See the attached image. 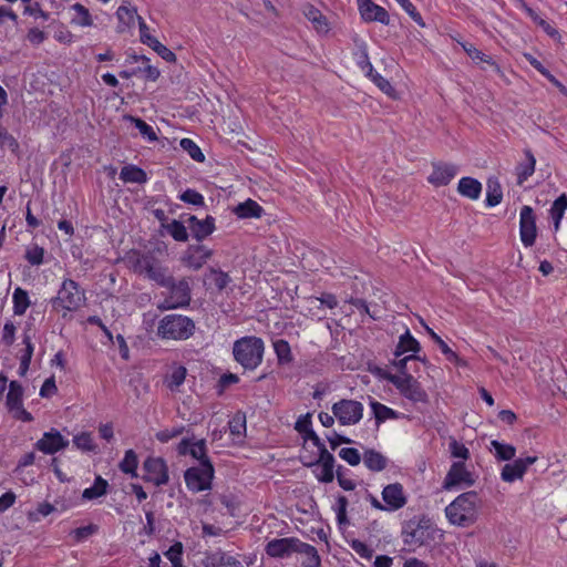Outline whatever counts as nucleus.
Listing matches in <instances>:
<instances>
[{
    "label": "nucleus",
    "mask_w": 567,
    "mask_h": 567,
    "mask_svg": "<svg viewBox=\"0 0 567 567\" xmlns=\"http://www.w3.org/2000/svg\"><path fill=\"white\" fill-rule=\"evenodd\" d=\"M477 501L478 495L474 491L458 495L445 508V514L450 523L461 527H467L474 524L477 518Z\"/></svg>",
    "instance_id": "obj_1"
},
{
    "label": "nucleus",
    "mask_w": 567,
    "mask_h": 567,
    "mask_svg": "<svg viewBox=\"0 0 567 567\" xmlns=\"http://www.w3.org/2000/svg\"><path fill=\"white\" fill-rule=\"evenodd\" d=\"M264 352L265 343L261 338L243 337L234 342V358L245 370H255L262 362Z\"/></svg>",
    "instance_id": "obj_2"
},
{
    "label": "nucleus",
    "mask_w": 567,
    "mask_h": 567,
    "mask_svg": "<svg viewBox=\"0 0 567 567\" xmlns=\"http://www.w3.org/2000/svg\"><path fill=\"white\" fill-rule=\"evenodd\" d=\"M195 322L183 315H167L157 326V336L165 340H187L195 332Z\"/></svg>",
    "instance_id": "obj_3"
},
{
    "label": "nucleus",
    "mask_w": 567,
    "mask_h": 567,
    "mask_svg": "<svg viewBox=\"0 0 567 567\" xmlns=\"http://www.w3.org/2000/svg\"><path fill=\"white\" fill-rule=\"evenodd\" d=\"M432 523L425 516L413 517L402 527L403 543L408 546H422L434 538Z\"/></svg>",
    "instance_id": "obj_4"
},
{
    "label": "nucleus",
    "mask_w": 567,
    "mask_h": 567,
    "mask_svg": "<svg viewBox=\"0 0 567 567\" xmlns=\"http://www.w3.org/2000/svg\"><path fill=\"white\" fill-rule=\"evenodd\" d=\"M86 301L85 291L72 279H64L56 297L51 299L53 308L76 311Z\"/></svg>",
    "instance_id": "obj_5"
},
{
    "label": "nucleus",
    "mask_w": 567,
    "mask_h": 567,
    "mask_svg": "<svg viewBox=\"0 0 567 567\" xmlns=\"http://www.w3.org/2000/svg\"><path fill=\"white\" fill-rule=\"evenodd\" d=\"M215 477V468L212 461L203 465L192 466L184 472V480L187 488L193 493L208 491Z\"/></svg>",
    "instance_id": "obj_6"
},
{
    "label": "nucleus",
    "mask_w": 567,
    "mask_h": 567,
    "mask_svg": "<svg viewBox=\"0 0 567 567\" xmlns=\"http://www.w3.org/2000/svg\"><path fill=\"white\" fill-rule=\"evenodd\" d=\"M169 290L168 296L157 305V309L161 311L186 308L189 306L192 300V292L188 281L184 278L176 281L172 279V285L166 286Z\"/></svg>",
    "instance_id": "obj_7"
},
{
    "label": "nucleus",
    "mask_w": 567,
    "mask_h": 567,
    "mask_svg": "<svg viewBox=\"0 0 567 567\" xmlns=\"http://www.w3.org/2000/svg\"><path fill=\"white\" fill-rule=\"evenodd\" d=\"M382 377L393 384L400 393L410 401L415 403L427 401L426 392L413 375L399 377L392 373H384Z\"/></svg>",
    "instance_id": "obj_8"
},
{
    "label": "nucleus",
    "mask_w": 567,
    "mask_h": 567,
    "mask_svg": "<svg viewBox=\"0 0 567 567\" xmlns=\"http://www.w3.org/2000/svg\"><path fill=\"white\" fill-rule=\"evenodd\" d=\"M9 391L6 398V406L12 417L22 422H32L33 416L23 408V388L18 381L9 383Z\"/></svg>",
    "instance_id": "obj_9"
},
{
    "label": "nucleus",
    "mask_w": 567,
    "mask_h": 567,
    "mask_svg": "<svg viewBox=\"0 0 567 567\" xmlns=\"http://www.w3.org/2000/svg\"><path fill=\"white\" fill-rule=\"evenodd\" d=\"M331 410L341 425H354L363 416V405L355 400L342 399L333 403Z\"/></svg>",
    "instance_id": "obj_10"
},
{
    "label": "nucleus",
    "mask_w": 567,
    "mask_h": 567,
    "mask_svg": "<svg viewBox=\"0 0 567 567\" xmlns=\"http://www.w3.org/2000/svg\"><path fill=\"white\" fill-rule=\"evenodd\" d=\"M143 470L145 472V475H143L145 482H151L156 486L168 483V468L163 458L148 456L143 463Z\"/></svg>",
    "instance_id": "obj_11"
},
{
    "label": "nucleus",
    "mask_w": 567,
    "mask_h": 567,
    "mask_svg": "<svg viewBox=\"0 0 567 567\" xmlns=\"http://www.w3.org/2000/svg\"><path fill=\"white\" fill-rule=\"evenodd\" d=\"M520 240L525 247L535 244L537 237L536 217L530 206H523L519 215Z\"/></svg>",
    "instance_id": "obj_12"
},
{
    "label": "nucleus",
    "mask_w": 567,
    "mask_h": 567,
    "mask_svg": "<svg viewBox=\"0 0 567 567\" xmlns=\"http://www.w3.org/2000/svg\"><path fill=\"white\" fill-rule=\"evenodd\" d=\"M475 480L470 471L466 470L464 462H454L450 471L447 472L443 487L445 489H451L457 485L472 486L474 485Z\"/></svg>",
    "instance_id": "obj_13"
},
{
    "label": "nucleus",
    "mask_w": 567,
    "mask_h": 567,
    "mask_svg": "<svg viewBox=\"0 0 567 567\" xmlns=\"http://www.w3.org/2000/svg\"><path fill=\"white\" fill-rule=\"evenodd\" d=\"M177 452L179 455H190L194 460L199 462V465H203L206 461H210L204 439L195 441L194 439L184 437L177 445Z\"/></svg>",
    "instance_id": "obj_14"
},
{
    "label": "nucleus",
    "mask_w": 567,
    "mask_h": 567,
    "mask_svg": "<svg viewBox=\"0 0 567 567\" xmlns=\"http://www.w3.org/2000/svg\"><path fill=\"white\" fill-rule=\"evenodd\" d=\"M188 225V229L193 238H195L198 243L206 239L210 236L215 229V218L210 215H207L204 219H199L195 215H189L186 219Z\"/></svg>",
    "instance_id": "obj_15"
},
{
    "label": "nucleus",
    "mask_w": 567,
    "mask_h": 567,
    "mask_svg": "<svg viewBox=\"0 0 567 567\" xmlns=\"http://www.w3.org/2000/svg\"><path fill=\"white\" fill-rule=\"evenodd\" d=\"M213 256V250L202 244L189 245L182 258L183 262L194 269H200Z\"/></svg>",
    "instance_id": "obj_16"
},
{
    "label": "nucleus",
    "mask_w": 567,
    "mask_h": 567,
    "mask_svg": "<svg viewBox=\"0 0 567 567\" xmlns=\"http://www.w3.org/2000/svg\"><path fill=\"white\" fill-rule=\"evenodd\" d=\"M68 445L69 440L64 439L58 430L51 429L37 441L35 449L44 454H54Z\"/></svg>",
    "instance_id": "obj_17"
},
{
    "label": "nucleus",
    "mask_w": 567,
    "mask_h": 567,
    "mask_svg": "<svg viewBox=\"0 0 567 567\" xmlns=\"http://www.w3.org/2000/svg\"><path fill=\"white\" fill-rule=\"evenodd\" d=\"M138 27H140V35L141 42L143 44L152 48L162 59L167 62H174L176 60V55L168 48L162 44L156 38L150 34V29L142 17H138Z\"/></svg>",
    "instance_id": "obj_18"
},
{
    "label": "nucleus",
    "mask_w": 567,
    "mask_h": 567,
    "mask_svg": "<svg viewBox=\"0 0 567 567\" xmlns=\"http://www.w3.org/2000/svg\"><path fill=\"white\" fill-rule=\"evenodd\" d=\"M432 166L433 171L427 181L436 187L450 184L458 172V166L452 163L437 162L433 163Z\"/></svg>",
    "instance_id": "obj_19"
},
{
    "label": "nucleus",
    "mask_w": 567,
    "mask_h": 567,
    "mask_svg": "<svg viewBox=\"0 0 567 567\" xmlns=\"http://www.w3.org/2000/svg\"><path fill=\"white\" fill-rule=\"evenodd\" d=\"M536 461V456H527L524 458H516L513 463L505 464L501 472L502 480L507 483L520 480L526 473L528 466L534 464Z\"/></svg>",
    "instance_id": "obj_20"
},
{
    "label": "nucleus",
    "mask_w": 567,
    "mask_h": 567,
    "mask_svg": "<svg viewBox=\"0 0 567 567\" xmlns=\"http://www.w3.org/2000/svg\"><path fill=\"white\" fill-rule=\"evenodd\" d=\"M334 456L327 449H321V452H319V458L316 462L306 465L317 466L320 468V472L316 473V477L319 482L331 483L334 478Z\"/></svg>",
    "instance_id": "obj_21"
},
{
    "label": "nucleus",
    "mask_w": 567,
    "mask_h": 567,
    "mask_svg": "<svg viewBox=\"0 0 567 567\" xmlns=\"http://www.w3.org/2000/svg\"><path fill=\"white\" fill-rule=\"evenodd\" d=\"M296 537L275 538L267 543L265 551L274 558H287L295 553Z\"/></svg>",
    "instance_id": "obj_22"
},
{
    "label": "nucleus",
    "mask_w": 567,
    "mask_h": 567,
    "mask_svg": "<svg viewBox=\"0 0 567 567\" xmlns=\"http://www.w3.org/2000/svg\"><path fill=\"white\" fill-rule=\"evenodd\" d=\"M382 499L388 511H398L406 504V497L400 483L386 485L382 491Z\"/></svg>",
    "instance_id": "obj_23"
},
{
    "label": "nucleus",
    "mask_w": 567,
    "mask_h": 567,
    "mask_svg": "<svg viewBox=\"0 0 567 567\" xmlns=\"http://www.w3.org/2000/svg\"><path fill=\"white\" fill-rule=\"evenodd\" d=\"M359 11L364 21H377L385 25L390 23V17L388 11L381 6L374 3L372 0H370L364 6H361Z\"/></svg>",
    "instance_id": "obj_24"
},
{
    "label": "nucleus",
    "mask_w": 567,
    "mask_h": 567,
    "mask_svg": "<svg viewBox=\"0 0 567 567\" xmlns=\"http://www.w3.org/2000/svg\"><path fill=\"white\" fill-rule=\"evenodd\" d=\"M131 260L134 271L140 275H146L158 261L152 252L137 251L133 252Z\"/></svg>",
    "instance_id": "obj_25"
},
{
    "label": "nucleus",
    "mask_w": 567,
    "mask_h": 567,
    "mask_svg": "<svg viewBox=\"0 0 567 567\" xmlns=\"http://www.w3.org/2000/svg\"><path fill=\"white\" fill-rule=\"evenodd\" d=\"M457 192L472 200L480 198L482 193V184L480 181L473 177H462L458 181Z\"/></svg>",
    "instance_id": "obj_26"
},
{
    "label": "nucleus",
    "mask_w": 567,
    "mask_h": 567,
    "mask_svg": "<svg viewBox=\"0 0 567 567\" xmlns=\"http://www.w3.org/2000/svg\"><path fill=\"white\" fill-rule=\"evenodd\" d=\"M420 350H421L420 342L411 334V332L409 330H406L399 338V342L394 350V355L396 358H399L406 352H412V354H417Z\"/></svg>",
    "instance_id": "obj_27"
},
{
    "label": "nucleus",
    "mask_w": 567,
    "mask_h": 567,
    "mask_svg": "<svg viewBox=\"0 0 567 567\" xmlns=\"http://www.w3.org/2000/svg\"><path fill=\"white\" fill-rule=\"evenodd\" d=\"M362 58L363 60L360 63L361 68L362 69H365L368 68L369 69V72H368V75L371 78V80L373 81V83L382 91L384 92L385 94L388 95H391L392 92H394V89L393 86L390 84V82L384 79L382 75H380L379 73H374L373 72V66L372 64L370 63L369 61V56H368V53L364 51L362 53Z\"/></svg>",
    "instance_id": "obj_28"
},
{
    "label": "nucleus",
    "mask_w": 567,
    "mask_h": 567,
    "mask_svg": "<svg viewBox=\"0 0 567 567\" xmlns=\"http://www.w3.org/2000/svg\"><path fill=\"white\" fill-rule=\"evenodd\" d=\"M364 465L372 472H381L386 468L389 460L379 451L369 449L363 454Z\"/></svg>",
    "instance_id": "obj_29"
},
{
    "label": "nucleus",
    "mask_w": 567,
    "mask_h": 567,
    "mask_svg": "<svg viewBox=\"0 0 567 567\" xmlns=\"http://www.w3.org/2000/svg\"><path fill=\"white\" fill-rule=\"evenodd\" d=\"M206 567H244V565L236 557L224 551H217L207 557Z\"/></svg>",
    "instance_id": "obj_30"
},
{
    "label": "nucleus",
    "mask_w": 567,
    "mask_h": 567,
    "mask_svg": "<svg viewBox=\"0 0 567 567\" xmlns=\"http://www.w3.org/2000/svg\"><path fill=\"white\" fill-rule=\"evenodd\" d=\"M234 213L239 218H259L264 214V208L255 200L247 199L244 203L238 204Z\"/></svg>",
    "instance_id": "obj_31"
},
{
    "label": "nucleus",
    "mask_w": 567,
    "mask_h": 567,
    "mask_svg": "<svg viewBox=\"0 0 567 567\" xmlns=\"http://www.w3.org/2000/svg\"><path fill=\"white\" fill-rule=\"evenodd\" d=\"M370 406L373 412L377 425L385 422L386 420L399 419V413L393 409L370 398Z\"/></svg>",
    "instance_id": "obj_32"
},
{
    "label": "nucleus",
    "mask_w": 567,
    "mask_h": 567,
    "mask_svg": "<svg viewBox=\"0 0 567 567\" xmlns=\"http://www.w3.org/2000/svg\"><path fill=\"white\" fill-rule=\"evenodd\" d=\"M120 178L124 183L144 184L147 182V174L136 165H125L122 167Z\"/></svg>",
    "instance_id": "obj_33"
},
{
    "label": "nucleus",
    "mask_w": 567,
    "mask_h": 567,
    "mask_svg": "<svg viewBox=\"0 0 567 567\" xmlns=\"http://www.w3.org/2000/svg\"><path fill=\"white\" fill-rule=\"evenodd\" d=\"M305 17L312 22L313 28L321 33L329 31L327 18L313 6L307 4L303 9Z\"/></svg>",
    "instance_id": "obj_34"
},
{
    "label": "nucleus",
    "mask_w": 567,
    "mask_h": 567,
    "mask_svg": "<svg viewBox=\"0 0 567 567\" xmlns=\"http://www.w3.org/2000/svg\"><path fill=\"white\" fill-rule=\"evenodd\" d=\"M116 16L118 19V25H117L118 33H123L126 30V28L132 27L135 22V19L138 20V17H140V16H137L135 8H131V7H126V6H120L116 11Z\"/></svg>",
    "instance_id": "obj_35"
},
{
    "label": "nucleus",
    "mask_w": 567,
    "mask_h": 567,
    "mask_svg": "<svg viewBox=\"0 0 567 567\" xmlns=\"http://www.w3.org/2000/svg\"><path fill=\"white\" fill-rule=\"evenodd\" d=\"M525 161L517 166V181L523 184L535 172L536 159L530 150H525Z\"/></svg>",
    "instance_id": "obj_36"
},
{
    "label": "nucleus",
    "mask_w": 567,
    "mask_h": 567,
    "mask_svg": "<svg viewBox=\"0 0 567 567\" xmlns=\"http://www.w3.org/2000/svg\"><path fill=\"white\" fill-rule=\"evenodd\" d=\"M503 199V190L496 178H488L486 184V206L494 207L501 204Z\"/></svg>",
    "instance_id": "obj_37"
},
{
    "label": "nucleus",
    "mask_w": 567,
    "mask_h": 567,
    "mask_svg": "<svg viewBox=\"0 0 567 567\" xmlns=\"http://www.w3.org/2000/svg\"><path fill=\"white\" fill-rule=\"evenodd\" d=\"M491 451H494V456L497 461H512L516 455V449L512 444H505L497 440L491 441Z\"/></svg>",
    "instance_id": "obj_38"
},
{
    "label": "nucleus",
    "mask_w": 567,
    "mask_h": 567,
    "mask_svg": "<svg viewBox=\"0 0 567 567\" xmlns=\"http://www.w3.org/2000/svg\"><path fill=\"white\" fill-rule=\"evenodd\" d=\"M426 331L432 338V340L439 346L442 353L446 357V359L456 364V365H463L465 362L446 344V342L436 334L431 328L426 327Z\"/></svg>",
    "instance_id": "obj_39"
},
{
    "label": "nucleus",
    "mask_w": 567,
    "mask_h": 567,
    "mask_svg": "<svg viewBox=\"0 0 567 567\" xmlns=\"http://www.w3.org/2000/svg\"><path fill=\"white\" fill-rule=\"evenodd\" d=\"M150 280L155 281L161 287H166L172 285V279L174 278L168 274V269L162 267L159 262L157 264L145 275Z\"/></svg>",
    "instance_id": "obj_40"
},
{
    "label": "nucleus",
    "mask_w": 567,
    "mask_h": 567,
    "mask_svg": "<svg viewBox=\"0 0 567 567\" xmlns=\"http://www.w3.org/2000/svg\"><path fill=\"white\" fill-rule=\"evenodd\" d=\"M109 483L102 476H96L91 487L85 488L82 493L83 499L92 501L107 493Z\"/></svg>",
    "instance_id": "obj_41"
},
{
    "label": "nucleus",
    "mask_w": 567,
    "mask_h": 567,
    "mask_svg": "<svg viewBox=\"0 0 567 567\" xmlns=\"http://www.w3.org/2000/svg\"><path fill=\"white\" fill-rule=\"evenodd\" d=\"M163 227L173 237L174 240L182 243L188 240V226L186 227L182 221L173 219L171 223L163 224Z\"/></svg>",
    "instance_id": "obj_42"
},
{
    "label": "nucleus",
    "mask_w": 567,
    "mask_h": 567,
    "mask_svg": "<svg viewBox=\"0 0 567 567\" xmlns=\"http://www.w3.org/2000/svg\"><path fill=\"white\" fill-rule=\"evenodd\" d=\"M13 301V313L16 316H23L27 311V309L30 307V299L29 295L25 290L18 287L13 291L12 296Z\"/></svg>",
    "instance_id": "obj_43"
},
{
    "label": "nucleus",
    "mask_w": 567,
    "mask_h": 567,
    "mask_svg": "<svg viewBox=\"0 0 567 567\" xmlns=\"http://www.w3.org/2000/svg\"><path fill=\"white\" fill-rule=\"evenodd\" d=\"M187 370L183 365H177L166 375L165 382L171 391H176L185 381Z\"/></svg>",
    "instance_id": "obj_44"
},
{
    "label": "nucleus",
    "mask_w": 567,
    "mask_h": 567,
    "mask_svg": "<svg viewBox=\"0 0 567 567\" xmlns=\"http://www.w3.org/2000/svg\"><path fill=\"white\" fill-rule=\"evenodd\" d=\"M137 465L138 458L136 453L133 450H127L118 467L123 473L130 474L132 477H137Z\"/></svg>",
    "instance_id": "obj_45"
},
{
    "label": "nucleus",
    "mask_w": 567,
    "mask_h": 567,
    "mask_svg": "<svg viewBox=\"0 0 567 567\" xmlns=\"http://www.w3.org/2000/svg\"><path fill=\"white\" fill-rule=\"evenodd\" d=\"M567 209V196L561 194L558 198H556L550 208V216L554 221V227L557 230L560 225V220Z\"/></svg>",
    "instance_id": "obj_46"
},
{
    "label": "nucleus",
    "mask_w": 567,
    "mask_h": 567,
    "mask_svg": "<svg viewBox=\"0 0 567 567\" xmlns=\"http://www.w3.org/2000/svg\"><path fill=\"white\" fill-rule=\"evenodd\" d=\"M72 10L76 13L72 22L81 27H91L93 19L87 8L76 2L72 6Z\"/></svg>",
    "instance_id": "obj_47"
},
{
    "label": "nucleus",
    "mask_w": 567,
    "mask_h": 567,
    "mask_svg": "<svg viewBox=\"0 0 567 567\" xmlns=\"http://www.w3.org/2000/svg\"><path fill=\"white\" fill-rule=\"evenodd\" d=\"M274 349L279 363H290L293 358L288 341L279 339L274 342Z\"/></svg>",
    "instance_id": "obj_48"
},
{
    "label": "nucleus",
    "mask_w": 567,
    "mask_h": 567,
    "mask_svg": "<svg viewBox=\"0 0 567 567\" xmlns=\"http://www.w3.org/2000/svg\"><path fill=\"white\" fill-rule=\"evenodd\" d=\"M179 145L185 152L188 153L192 159L198 163H203L205 161V155L193 140L183 138Z\"/></svg>",
    "instance_id": "obj_49"
},
{
    "label": "nucleus",
    "mask_w": 567,
    "mask_h": 567,
    "mask_svg": "<svg viewBox=\"0 0 567 567\" xmlns=\"http://www.w3.org/2000/svg\"><path fill=\"white\" fill-rule=\"evenodd\" d=\"M128 120L134 123L135 127L138 130L143 137H145L150 142L157 141V135L154 128L151 125H148L145 121L134 116H128Z\"/></svg>",
    "instance_id": "obj_50"
},
{
    "label": "nucleus",
    "mask_w": 567,
    "mask_h": 567,
    "mask_svg": "<svg viewBox=\"0 0 567 567\" xmlns=\"http://www.w3.org/2000/svg\"><path fill=\"white\" fill-rule=\"evenodd\" d=\"M465 52L468 54V56L472 59V60H478L480 62H484V63H487V64H491L492 66L495 68L496 71L499 70L498 65L492 61V58L485 53H483L482 51H480L478 49H476L474 45L472 44H464L463 45Z\"/></svg>",
    "instance_id": "obj_51"
},
{
    "label": "nucleus",
    "mask_w": 567,
    "mask_h": 567,
    "mask_svg": "<svg viewBox=\"0 0 567 567\" xmlns=\"http://www.w3.org/2000/svg\"><path fill=\"white\" fill-rule=\"evenodd\" d=\"M179 199L186 204L203 207L205 205L204 196L195 189L187 188L179 195Z\"/></svg>",
    "instance_id": "obj_52"
},
{
    "label": "nucleus",
    "mask_w": 567,
    "mask_h": 567,
    "mask_svg": "<svg viewBox=\"0 0 567 567\" xmlns=\"http://www.w3.org/2000/svg\"><path fill=\"white\" fill-rule=\"evenodd\" d=\"M74 445L84 452H91L95 450V444L93 443L92 436L90 433L83 432L79 435H75L73 439Z\"/></svg>",
    "instance_id": "obj_53"
},
{
    "label": "nucleus",
    "mask_w": 567,
    "mask_h": 567,
    "mask_svg": "<svg viewBox=\"0 0 567 567\" xmlns=\"http://www.w3.org/2000/svg\"><path fill=\"white\" fill-rule=\"evenodd\" d=\"M164 555L171 560L173 567H179L182 565L183 544L176 542L164 553Z\"/></svg>",
    "instance_id": "obj_54"
},
{
    "label": "nucleus",
    "mask_w": 567,
    "mask_h": 567,
    "mask_svg": "<svg viewBox=\"0 0 567 567\" xmlns=\"http://www.w3.org/2000/svg\"><path fill=\"white\" fill-rule=\"evenodd\" d=\"M339 456L351 466H357L361 462V455L354 447H343L339 452Z\"/></svg>",
    "instance_id": "obj_55"
},
{
    "label": "nucleus",
    "mask_w": 567,
    "mask_h": 567,
    "mask_svg": "<svg viewBox=\"0 0 567 567\" xmlns=\"http://www.w3.org/2000/svg\"><path fill=\"white\" fill-rule=\"evenodd\" d=\"M348 498L343 495H339L337 498V519L339 525H347L349 520L347 518Z\"/></svg>",
    "instance_id": "obj_56"
},
{
    "label": "nucleus",
    "mask_w": 567,
    "mask_h": 567,
    "mask_svg": "<svg viewBox=\"0 0 567 567\" xmlns=\"http://www.w3.org/2000/svg\"><path fill=\"white\" fill-rule=\"evenodd\" d=\"M403 10L411 17V19L421 27H424V21L421 14L417 12L415 7L410 0H396Z\"/></svg>",
    "instance_id": "obj_57"
},
{
    "label": "nucleus",
    "mask_w": 567,
    "mask_h": 567,
    "mask_svg": "<svg viewBox=\"0 0 567 567\" xmlns=\"http://www.w3.org/2000/svg\"><path fill=\"white\" fill-rule=\"evenodd\" d=\"M229 431L233 435H240L246 431V417L241 414H236L229 421Z\"/></svg>",
    "instance_id": "obj_58"
},
{
    "label": "nucleus",
    "mask_w": 567,
    "mask_h": 567,
    "mask_svg": "<svg viewBox=\"0 0 567 567\" xmlns=\"http://www.w3.org/2000/svg\"><path fill=\"white\" fill-rule=\"evenodd\" d=\"M210 274L214 276V284L219 291L224 290L231 281L229 275L223 270L212 268Z\"/></svg>",
    "instance_id": "obj_59"
},
{
    "label": "nucleus",
    "mask_w": 567,
    "mask_h": 567,
    "mask_svg": "<svg viewBox=\"0 0 567 567\" xmlns=\"http://www.w3.org/2000/svg\"><path fill=\"white\" fill-rule=\"evenodd\" d=\"M96 532H97V526L93 525V524H90L87 526H82V527L75 528L72 532V535H73L74 540L80 543V542H83L84 539H86L87 537H90L91 535H93Z\"/></svg>",
    "instance_id": "obj_60"
},
{
    "label": "nucleus",
    "mask_w": 567,
    "mask_h": 567,
    "mask_svg": "<svg viewBox=\"0 0 567 567\" xmlns=\"http://www.w3.org/2000/svg\"><path fill=\"white\" fill-rule=\"evenodd\" d=\"M44 249L39 246H34L27 250L25 259L33 266H39L43 262Z\"/></svg>",
    "instance_id": "obj_61"
},
{
    "label": "nucleus",
    "mask_w": 567,
    "mask_h": 567,
    "mask_svg": "<svg viewBox=\"0 0 567 567\" xmlns=\"http://www.w3.org/2000/svg\"><path fill=\"white\" fill-rule=\"evenodd\" d=\"M184 431L183 426L179 427H173V429H165L156 433V439L162 443H167L174 437H177L181 435Z\"/></svg>",
    "instance_id": "obj_62"
},
{
    "label": "nucleus",
    "mask_w": 567,
    "mask_h": 567,
    "mask_svg": "<svg viewBox=\"0 0 567 567\" xmlns=\"http://www.w3.org/2000/svg\"><path fill=\"white\" fill-rule=\"evenodd\" d=\"M450 450L453 457L462 460H467L470 457L468 449L464 444L458 443L456 440H453L450 443Z\"/></svg>",
    "instance_id": "obj_63"
},
{
    "label": "nucleus",
    "mask_w": 567,
    "mask_h": 567,
    "mask_svg": "<svg viewBox=\"0 0 567 567\" xmlns=\"http://www.w3.org/2000/svg\"><path fill=\"white\" fill-rule=\"evenodd\" d=\"M16 326L11 321H7L3 327L1 341L6 346H12L16 340Z\"/></svg>",
    "instance_id": "obj_64"
}]
</instances>
